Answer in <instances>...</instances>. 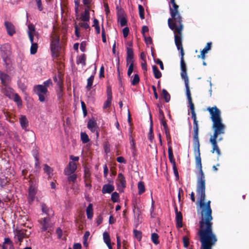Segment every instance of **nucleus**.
Masks as SVG:
<instances>
[{
  "instance_id": "1",
  "label": "nucleus",
  "mask_w": 249,
  "mask_h": 249,
  "mask_svg": "<svg viewBox=\"0 0 249 249\" xmlns=\"http://www.w3.org/2000/svg\"><path fill=\"white\" fill-rule=\"evenodd\" d=\"M196 193L201 208V219L199 222V230L197 232L201 242V249H212L217 241L213 231L212 210L211 201L205 202V183L197 184Z\"/></svg>"
},
{
  "instance_id": "2",
  "label": "nucleus",
  "mask_w": 249,
  "mask_h": 249,
  "mask_svg": "<svg viewBox=\"0 0 249 249\" xmlns=\"http://www.w3.org/2000/svg\"><path fill=\"white\" fill-rule=\"evenodd\" d=\"M172 6H169V11L172 18L168 19L169 27L174 31V36H182V31L183 28L182 18L179 13V6L176 1L170 2Z\"/></svg>"
},
{
  "instance_id": "3",
  "label": "nucleus",
  "mask_w": 249,
  "mask_h": 249,
  "mask_svg": "<svg viewBox=\"0 0 249 249\" xmlns=\"http://www.w3.org/2000/svg\"><path fill=\"white\" fill-rule=\"evenodd\" d=\"M194 152L196 156V167L199 170V176L197 178V184L205 183V175L202 170L201 159L200 157V143L193 144Z\"/></svg>"
},
{
  "instance_id": "4",
  "label": "nucleus",
  "mask_w": 249,
  "mask_h": 249,
  "mask_svg": "<svg viewBox=\"0 0 249 249\" xmlns=\"http://www.w3.org/2000/svg\"><path fill=\"white\" fill-rule=\"evenodd\" d=\"M175 42L178 50H180V53L181 55L180 59V67H181V78L185 80L188 79L187 74V68L186 64L184 60V53L182 44V36H175Z\"/></svg>"
},
{
  "instance_id": "5",
  "label": "nucleus",
  "mask_w": 249,
  "mask_h": 249,
  "mask_svg": "<svg viewBox=\"0 0 249 249\" xmlns=\"http://www.w3.org/2000/svg\"><path fill=\"white\" fill-rule=\"evenodd\" d=\"M50 49L52 57L57 58L59 56L60 47L59 46V37L55 35L51 36Z\"/></svg>"
},
{
  "instance_id": "6",
  "label": "nucleus",
  "mask_w": 249,
  "mask_h": 249,
  "mask_svg": "<svg viewBox=\"0 0 249 249\" xmlns=\"http://www.w3.org/2000/svg\"><path fill=\"white\" fill-rule=\"evenodd\" d=\"M29 182L30 186L29 188L28 198L29 203L31 204L35 200L37 193V188L36 187V179L31 178Z\"/></svg>"
},
{
  "instance_id": "7",
  "label": "nucleus",
  "mask_w": 249,
  "mask_h": 249,
  "mask_svg": "<svg viewBox=\"0 0 249 249\" xmlns=\"http://www.w3.org/2000/svg\"><path fill=\"white\" fill-rule=\"evenodd\" d=\"M214 132L213 137L218 138V135L225 133L226 126L222 123V120L213 122Z\"/></svg>"
},
{
  "instance_id": "8",
  "label": "nucleus",
  "mask_w": 249,
  "mask_h": 249,
  "mask_svg": "<svg viewBox=\"0 0 249 249\" xmlns=\"http://www.w3.org/2000/svg\"><path fill=\"white\" fill-rule=\"evenodd\" d=\"M34 92L38 96V100L41 102L45 101V95L48 92V89L42 85H36L33 89Z\"/></svg>"
},
{
  "instance_id": "9",
  "label": "nucleus",
  "mask_w": 249,
  "mask_h": 249,
  "mask_svg": "<svg viewBox=\"0 0 249 249\" xmlns=\"http://www.w3.org/2000/svg\"><path fill=\"white\" fill-rule=\"evenodd\" d=\"M210 115L211 119L213 122L220 121L222 120L221 117V112L220 110L216 107H209L207 108Z\"/></svg>"
},
{
  "instance_id": "10",
  "label": "nucleus",
  "mask_w": 249,
  "mask_h": 249,
  "mask_svg": "<svg viewBox=\"0 0 249 249\" xmlns=\"http://www.w3.org/2000/svg\"><path fill=\"white\" fill-rule=\"evenodd\" d=\"M1 52V55L4 65L6 66L8 65L7 59L11 54L10 46L9 44H4L0 47Z\"/></svg>"
},
{
  "instance_id": "11",
  "label": "nucleus",
  "mask_w": 249,
  "mask_h": 249,
  "mask_svg": "<svg viewBox=\"0 0 249 249\" xmlns=\"http://www.w3.org/2000/svg\"><path fill=\"white\" fill-rule=\"evenodd\" d=\"M116 181L119 191L120 193L123 192L124 188L126 187V181L122 173L118 174Z\"/></svg>"
},
{
  "instance_id": "12",
  "label": "nucleus",
  "mask_w": 249,
  "mask_h": 249,
  "mask_svg": "<svg viewBox=\"0 0 249 249\" xmlns=\"http://www.w3.org/2000/svg\"><path fill=\"white\" fill-rule=\"evenodd\" d=\"M87 127L90 130L91 132L94 133L96 132V138H98L99 136V127L97 125L96 122L92 119L89 120L87 124Z\"/></svg>"
},
{
  "instance_id": "13",
  "label": "nucleus",
  "mask_w": 249,
  "mask_h": 249,
  "mask_svg": "<svg viewBox=\"0 0 249 249\" xmlns=\"http://www.w3.org/2000/svg\"><path fill=\"white\" fill-rule=\"evenodd\" d=\"M218 138L211 136L210 138V142L212 145V149L211 151L212 153H214L215 152L217 155L219 156L221 155L220 149L219 148L217 144V139Z\"/></svg>"
},
{
  "instance_id": "14",
  "label": "nucleus",
  "mask_w": 249,
  "mask_h": 249,
  "mask_svg": "<svg viewBox=\"0 0 249 249\" xmlns=\"http://www.w3.org/2000/svg\"><path fill=\"white\" fill-rule=\"evenodd\" d=\"M198 121H193V144L200 143L198 138Z\"/></svg>"
},
{
  "instance_id": "15",
  "label": "nucleus",
  "mask_w": 249,
  "mask_h": 249,
  "mask_svg": "<svg viewBox=\"0 0 249 249\" xmlns=\"http://www.w3.org/2000/svg\"><path fill=\"white\" fill-rule=\"evenodd\" d=\"M77 169V164L73 162L70 161L67 167L65 169L64 173L65 175L72 174Z\"/></svg>"
},
{
  "instance_id": "16",
  "label": "nucleus",
  "mask_w": 249,
  "mask_h": 249,
  "mask_svg": "<svg viewBox=\"0 0 249 249\" xmlns=\"http://www.w3.org/2000/svg\"><path fill=\"white\" fill-rule=\"evenodd\" d=\"M4 26L9 36H12L16 33L15 27L11 22L6 21L4 22Z\"/></svg>"
},
{
  "instance_id": "17",
  "label": "nucleus",
  "mask_w": 249,
  "mask_h": 249,
  "mask_svg": "<svg viewBox=\"0 0 249 249\" xmlns=\"http://www.w3.org/2000/svg\"><path fill=\"white\" fill-rule=\"evenodd\" d=\"M27 230H16L15 231V235L17 237L18 242H21L26 235Z\"/></svg>"
},
{
  "instance_id": "18",
  "label": "nucleus",
  "mask_w": 249,
  "mask_h": 249,
  "mask_svg": "<svg viewBox=\"0 0 249 249\" xmlns=\"http://www.w3.org/2000/svg\"><path fill=\"white\" fill-rule=\"evenodd\" d=\"M160 124H162L163 126V128L165 131V133L166 135V137L168 141L171 140V135L170 134V131L168 127L167 124L166 123V121L165 119H160Z\"/></svg>"
},
{
  "instance_id": "19",
  "label": "nucleus",
  "mask_w": 249,
  "mask_h": 249,
  "mask_svg": "<svg viewBox=\"0 0 249 249\" xmlns=\"http://www.w3.org/2000/svg\"><path fill=\"white\" fill-rule=\"evenodd\" d=\"M212 43V42H208L205 48L201 51L200 55H197L198 58H201L204 60L205 59V54L211 49Z\"/></svg>"
},
{
  "instance_id": "20",
  "label": "nucleus",
  "mask_w": 249,
  "mask_h": 249,
  "mask_svg": "<svg viewBox=\"0 0 249 249\" xmlns=\"http://www.w3.org/2000/svg\"><path fill=\"white\" fill-rule=\"evenodd\" d=\"M89 10V6H88L85 9V11L83 13H82L80 18L82 21L85 22H87L89 21L90 18Z\"/></svg>"
},
{
  "instance_id": "21",
  "label": "nucleus",
  "mask_w": 249,
  "mask_h": 249,
  "mask_svg": "<svg viewBox=\"0 0 249 249\" xmlns=\"http://www.w3.org/2000/svg\"><path fill=\"white\" fill-rule=\"evenodd\" d=\"M0 79L1 84L4 86H6L10 81V78L8 74L0 71Z\"/></svg>"
},
{
  "instance_id": "22",
  "label": "nucleus",
  "mask_w": 249,
  "mask_h": 249,
  "mask_svg": "<svg viewBox=\"0 0 249 249\" xmlns=\"http://www.w3.org/2000/svg\"><path fill=\"white\" fill-rule=\"evenodd\" d=\"M115 189L114 186L110 184H106L103 185L102 192L103 194H110Z\"/></svg>"
},
{
  "instance_id": "23",
  "label": "nucleus",
  "mask_w": 249,
  "mask_h": 249,
  "mask_svg": "<svg viewBox=\"0 0 249 249\" xmlns=\"http://www.w3.org/2000/svg\"><path fill=\"white\" fill-rule=\"evenodd\" d=\"M96 67L95 66L93 74L92 75H91L87 80V85L86 86V89L88 90H89L91 89L94 78V74L96 73Z\"/></svg>"
},
{
  "instance_id": "24",
  "label": "nucleus",
  "mask_w": 249,
  "mask_h": 249,
  "mask_svg": "<svg viewBox=\"0 0 249 249\" xmlns=\"http://www.w3.org/2000/svg\"><path fill=\"white\" fill-rule=\"evenodd\" d=\"M103 239L104 242L106 244L109 249H112L111 240L109 233L105 231L103 233Z\"/></svg>"
},
{
  "instance_id": "25",
  "label": "nucleus",
  "mask_w": 249,
  "mask_h": 249,
  "mask_svg": "<svg viewBox=\"0 0 249 249\" xmlns=\"http://www.w3.org/2000/svg\"><path fill=\"white\" fill-rule=\"evenodd\" d=\"M21 128L26 129L28 126V121L25 115H21L19 119Z\"/></svg>"
},
{
  "instance_id": "26",
  "label": "nucleus",
  "mask_w": 249,
  "mask_h": 249,
  "mask_svg": "<svg viewBox=\"0 0 249 249\" xmlns=\"http://www.w3.org/2000/svg\"><path fill=\"white\" fill-rule=\"evenodd\" d=\"M182 215L181 212L176 214V226L178 228L182 227Z\"/></svg>"
},
{
  "instance_id": "27",
  "label": "nucleus",
  "mask_w": 249,
  "mask_h": 249,
  "mask_svg": "<svg viewBox=\"0 0 249 249\" xmlns=\"http://www.w3.org/2000/svg\"><path fill=\"white\" fill-rule=\"evenodd\" d=\"M8 246H9V249H13V243L9 238H5L2 246V249H8Z\"/></svg>"
},
{
  "instance_id": "28",
  "label": "nucleus",
  "mask_w": 249,
  "mask_h": 249,
  "mask_svg": "<svg viewBox=\"0 0 249 249\" xmlns=\"http://www.w3.org/2000/svg\"><path fill=\"white\" fill-rule=\"evenodd\" d=\"M41 210L42 212L48 215H53V213H51L52 212V210L47 207L46 204L42 203L41 204Z\"/></svg>"
},
{
  "instance_id": "29",
  "label": "nucleus",
  "mask_w": 249,
  "mask_h": 249,
  "mask_svg": "<svg viewBox=\"0 0 249 249\" xmlns=\"http://www.w3.org/2000/svg\"><path fill=\"white\" fill-rule=\"evenodd\" d=\"M3 93L5 96H6L9 99H11V98L13 96V95H14V94L15 93H14L13 89H12L10 88L7 87V88H5L4 89Z\"/></svg>"
},
{
  "instance_id": "30",
  "label": "nucleus",
  "mask_w": 249,
  "mask_h": 249,
  "mask_svg": "<svg viewBox=\"0 0 249 249\" xmlns=\"http://www.w3.org/2000/svg\"><path fill=\"white\" fill-rule=\"evenodd\" d=\"M185 82V88H186V96L187 97L188 100H192V97H191V93L189 88V79H187L185 80H184Z\"/></svg>"
},
{
  "instance_id": "31",
  "label": "nucleus",
  "mask_w": 249,
  "mask_h": 249,
  "mask_svg": "<svg viewBox=\"0 0 249 249\" xmlns=\"http://www.w3.org/2000/svg\"><path fill=\"white\" fill-rule=\"evenodd\" d=\"M92 207V204L90 203L86 209V213L88 219H91L93 217V212Z\"/></svg>"
},
{
  "instance_id": "32",
  "label": "nucleus",
  "mask_w": 249,
  "mask_h": 249,
  "mask_svg": "<svg viewBox=\"0 0 249 249\" xmlns=\"http://www.w3.org/2000/svg\"><path fill=\"white\" fill-rule=\"evenodd\" d=\"M171 140L168 141L167 145H168V157L169 160H172L175 159L174 157V154L173 152L172 147L171 145Z\"/></svg>"
},
{
  "instance_id": "33",
  "label": "nucleus",
  "mask_w": 249,
  "mask_h": 249,
  "mask_svg": "<svg viewBox=\"0 0 249 249\" xmlns=\"http://www.w3.org/2000/svg\"><path fill=\"white\" fill-rule=\"evenodd\" d=\"M11 99L14 100L17 103L18 107L22 105L21 99L18 93H15Z\"/></svg>"
},
{
  "instance_id": "34",
  "label": "nucleus",
  "mask_w": 249,
  "mask_h": 249,
  "mask_svg": "<svg viewBox=\"0 0 249 249\" xmlns=\"http://www.w3.org/2000/svg\"><path fill=\"white\" fill-rule=\"evenodd\" d=\"M152 69L155 78L156 79L160 78L162 76V74L159 70L158 67L156 65H153L152 66Z\"/></svg>"
},
{
  "instance_id": "35",
  "label": "nucleus",
  "mask_w": 249,
  "mask_h": 249,
  "mask_svg": "<svg viewBox=\"0 0 249 249\" xmlns=\"http://www.w3.org/2000/svg\"><path fill=\"white\" fill-rule=\"evenodd\" d=\"M161 96L165 102L168 103L170 101L171 98L170 95L165 89H162Z\"/></svg>"
},
{
  "instance_id": "36",
  "label": "nucleus",
  "mask_w": 249,
  "mask_h": 249,
  "mask_svg": "<svg viewBox=\"0 0 249 249\" xmlns=\"http://www.w3.org/2000/svg\"><path fill=\"white\" fill-rule=\"evenodd\" d=\"M129 46L131 47L132 46V43L130 42L129 44ZM127 56L126 58H134V53L133 49L131 47H127Z\"/></svg>"
},
{
  "instance_id": "37",
  "label": "nucleus",
  "mask_w": 249,
  "mask_h": 249,
  "mask_svg": "<svg viewBox=\"0 0 249 249\" xmlns=\"http://www.w3.org/2000/svg\"><path fill=\"white\" fill-rule=\"evenodd\" d=\"M86 56L83 53L79 56L76 60L77 64H82L83 66L86 65Z\"/></svg>"
},
{
  "instance_id": "38",
  "label": "nucleus",
  "mask_w": 249,
  "mask_h": 249,
  "mask_svg": "<svg viewBox=\"0 0 249 249\" xmlns=\"http://www.w3.org/2000/svg\"><path fill=\"white\" fill-rule=\"evenodd\" d=\"M131 85L133 86L137 85L140 82V77L138 74H135L134 76H131Z\"/></svg>"
},
{
  "instance_id": "39",
  "label": "nucleus",
  "mask_w": 249,
  "mask_h": 249,
  "mask_svg": "<svg viewBox=\"0 0 249 249\" xmlns=\"http://www.w3.org/2000/svg\"><path fill=\"white\" fill-rule=\"evenodd\" d=\"M53 80L57 84V85L58 87L63 86L61 76L59 74L58 75V76L54 75L53 77Z\"/></svg>"
},
{
  "instance_id": "40",
  "label": "nucleus",
  "mask_w": 249,
  "mask_h": 249,
  "mask_svg": "<svg viewBox=\"0 0 249 249\" xmlns=\"http://www.w3.org/2000/svg\"><path fill=\"white\" fill-rule=\"evenodd\" d=\"M43 170L44 172L47 173L49 178L53 176V170L51 167H50L47 164H45L44 165Z\"/></svg>"
},
{
  "instance_id": "41",
  "label": "nucleus",
  "mask_w": 249,
  "mask_h": 249,
  "mask_svg": "<svg viewBox=\"0 0 249 249\" xmlns=\"http://www.w3.org/2000/svg\"><path fill=\"white\" fill-rule=\"evenodd\" d=\"M138 194L142 195L145 192V186L144 182L140 181L138 183Z\"/></svg>"
},
{
  "instance_id": "42",
  "label": "nucleus",
  "mask_w": 249,
  "mask_h": 249,
  "mask_svg": "<svg viewBox=\"0 0 249 249\" xmlns=\"http://www.w3.org/2000/svg\"><path fill=\"white\" fill-rule=\"evenodd\" d=\"M49 221H50L49 217H44L43 218V222L41 223V224L42 225V231H46L47 230V229L48 228L47 224L48 223Z\"/></svg>"
},
{
  "instance_id": "43",
  "label": "nucleus",
  "mask_w": 249,
  "mask_h": 249,
  "mask_svg": "<svg viewBox=\"0 0 249 249\" xmlns=\"http://www.w3.org/2000/svg\"><path fill=\"white\" fill-rule=\"evenodd\" d=\"M150 119L151 120V127L149 130V132L148 134V138L149 140L152 142V140H153L154 136V134L153 132V128H152V116L151 114H150Z\"/></svg>"
},
{
  "instance_id": "44",
  "label": "nucleus",
  "mask_w": 249,
  "mask_h": 249,
  "mask_svg": "<svg viewBox=\"0 0 249 249\" xmlns=\"http://www.w3.org/2000/svg\"><path fill=\"white\" fill-rule=\"evenodd\" d=\"M159 236L157 233H152L151 234V240L154 244L158 245L159 244Z\"/></svg>"
},
{
  "instance_id": "45",
  "label": "nucleus",
  "mask_w": 249,
  "mask_h": 249,
  "mask_svg": "<svg viewBox=\"0 0 249 249\" xmlns=\"http://www.w3.org/2000/svg\"><path fill=\"white\" fill-rule=\"evenodd\" d=\"M38 48V44L37 43H31V46L30 48V53L32 54H35L36 53Z\"/></svg>"
},
{
  "instance_id": "46",
  "label": "nucleus",
  "mask_w": 249,
  "mask_h": 249,
  "mask_svg": "<svg viewBox=\"0 0 249 249\" xmlns=\"http://www.w3.org/2000/svg\"><path fill=\"white\" fill-rule=\"evenodd\" d=\"M81 139L83 143H86L89 141L88 135L86 132L81 133Z\"/></svg>"
},
{
  "instance_id": "47",
  "label": "nucleus",
  "mask_w": 249,
  "mask_h": 249,
  "mask_svg": "<svg viewBox=\"0 0 249 249\" xmlns=\"http://www.w3.org/2000/svg\"><path fill=\"white\" fill-rule=\"evenodd\" d=\"M119 198H120V196L118 193H117L116 192H114L112 193V194L111 195V200L113 202H119V200H120Z\"/></svg>"
},
{
  "instance_id": "48",
  "label": "nucleus",
  "mask_w": 249,
  "mask_h": 249,
  "mask_svg": "<svg viewBox=\"0 0 249 249\" xmlns=\"http://www.w3.org/2000/svg\"><path fill=\"white\" fill-rule=\"evenodd\" d=\"M133 204V211L134 213H137L140 215V209L137 206V200L136 199L132 201Z\"/></svg>"
},
{
  "instance_id": "49",
  "label": "nucleus",
  "mask_w": 249,
  "mask_h": 249,
  "mask_svg": "<svg viewBox=\"0 0 249 249\" xmlns=\"http://www.w3.org/2000/svg\"><path fill=\"white\" fill-rule=\"evenodd\" d=\"M133 233L135 237L137 238L139 241H140L142 238V232L137 230H134Z\"/></svg>"
},
{
  "instance_id": "50",
  "label": "nucleus",
  "mask_w": 249,
  "mask_h": 249,
  "mask_svg": "<svg viewBox=\"0 0 249 249\" xmlns=\"http://www.w3.org/2000/svg\"><path fill=\"white\" fill-rule=\"evenodd\" d=\"M138 9H139V14L140 18L142 19H143L144 18V8L142 5L139 4L138 5Z\"/></svg>"
},
{
  "instance_id": "51",
  "label": "nucleus",
  "mask_w": 249,
  "mask_h": 249,
  "mask_svg": "<svg viewBox=\"0 0 249 249\" xmlns=\"http://www.w3.org/2000/svg\"><path fill=\"white\" fill-rule=\"evenodd\" d=\"M90 178V172L89 169H85L84 171L85 181H89Z\"/></svg>"
},
{
  "instance_id": "52",
  "label": "nucleus",
  "mask_w": 249,
  "mask_h": 249,
  "mask_svg": "<svg viewBox=\"0 0 249 249\" xmlns=\"http://www.w3.org/2000/svg\"><path fill=\"white\" fill-rule=\"evenodd\" d=\"M67 176H68V180L69 182H72L73 183L75 182L77 178V175L74 173H72V174H70V175Z\"/></svg>"
},
{
  "instance_id": "53",
  "label": "nucleus",
  "mask_w": 249,
  "mask_h": 249,
  "mask_svg": "<svg viewBox=\"0 0 249 249\" xmlns=\"http://www.w3.org/2000/svg\"><path fill=\"white\" fill-rule=\"evenodd\" d=\"M182 241L183 247L185 248H187L189 245V238L187 236H184L183 237Z\"/></svg>"
},
{
  "instance_id": "54",
  "label": "nucleus",
  "mask_w": 249,
  "mask_h": 249,
  "mask_svg": "<svg viewBox=\"0 0 249 249\" xmlns=\"http://www.w3.org/2000/svg\"><path fill=\"white\" fill-rule=\"evenodd\" d=\"M112 99V98H109V97L107 98V100L105 102V103L104 104V106H103L104 109H106L110 106L111 104Z\"/></svg>"
},
{
  "instance_id": "55",
  "label": "nucleus",
  "mask_w": 249,
  "mask_h": 249,
  "mask_svg": "<svg viewBox=\"0 0 249 249\" xmlns=\"http://www.w3.org/2000/svg\"><path fill=\"white\" fill-rule=\"evenodd\" d=\"M63 95V86L59 87L58 90L57 91V97L59 100L62 98Z\"/></svg>"
},
{
  "instance_id": "56",
  "label": "nucleus",
  "mask_w": 249,
  "mask_h": 249,
  "mask_svg": "<svg viewBox=\"0 0 249 249\" xmlns=\"http://www.w3.org/2000/svg\"><path fill=\"white\" fill-rule=\"evenodd\" d=\"M34 157L35 159V167L36 168H38L39 167V157L38 153L36 154H34Z\"/></svg>"
},
{
  "instance_id": "57",
  "label": "nucleus",
  "mask_w": 249,
  "mask_h": 249,
  "mask_svg": "<svg viewBox=\"0 0 249 249\" xmlns=\"http://www.w3.org/2000/svg\"><path fill=\"white\" fill-rule=\"evenodd\" d=\"M119 21L122 27L125 26L127 23V20L124 17H120L119 18Z\"/></svg>"
},
{
  "instance_id": "58",
  "label": "nucleus",
  "mask_w": 249,
  "mask_h": 249,
  "mask_svg": "<svg viewBox=\"0 0 249 249\" xmlns=\"http://www.w3.org/2000/svg\"><path fill=\"white\" fill-rule=\"evenodd\" d=\"M102 41L104 43H106L107 42V39L106 36V32L105 28H104L103 25H102Z\"/></svg>"
},
{
  "instance_id": "59",
  "label": "nucleus",
  "mask_w": 249,
  "mask_h": 249,
  "mask_svg": "<svg viewBox=\"0 0 249 249\" xmlns=\"http://www.w3.org/2000/svg\"><path fill=\"white\" fill-rule=\"evenodd\" d=\"M107 98H112L111 88L110 86L107 87Z\"/></svg>"
},
{
  "instance_id": "60",
  "label": "nucleus",
  "mask_w": 249,
  "mask_h": 249,
  "mask_svg": "<svg viewBox=\"0 0 249 249\" xmlns=\"http://www.w3.org/2000/svg\"><path fill=\"white\" fill-rule=\"evenodd\" d=\"M129 32V29L128 27H126L123 29V33L124 37V38H126L128 36Z\"/></svg>"
},
{
  "instance_id": "61",
  "label": "nucleus",
  "mask_w": 249,
  "mask_h": 249,
  "mask_svg": "<svg viewBox=\"0 0 249 249\" xmlns=\"http://www.w3.org/2000/svg\"><path fill=\"white\" fill-rule=\"evenodd\" d=\"M53 83L52 80L51 79H48V80L44 81L43 82V86H44L46 89L49 87L50 85H52Z\"/></svg>"
},
{
  "instance_id": "62",
  "label": "nucleus",
  "mask_w": 249,
  "mask_h": 249,
  "mask_svg": "<svg viewBox=\"0 0 249 249\" xmlns=\"http://www.w3.org/2000/svg\"><path fill=\"white\" fill-rule=\"evenodd\" d=\"M103 220V218L102 215L100 214L99 215H98L96 218L97 225V226L100 225L102 223Z\"/></svg>"
},
{
  "instance_id": "63",
  "label": "nucleus",
  "mask_w": 249,
  "mask_h": 249,
  "mask_svg": "<svg viewBox=\"0 0 249 249\" xmlns=\"http://www.w3.org/2000/svg\"><path fill=\"white\" fill-rule=\"evenodd\" d=\"M149 29L147 26L144 25L142 27V34L143 36H145V33L148 32Z\"/></svg>"
},
{
  "instance_id": "64",
  "label": "nucleus",
  "mask_w": 249,
  "mask_h": 249,
  "mask_svg": "<svg viewBox=\"0 0 249 249\" xmlns=\"http://www.w3.org/2000/svg\"><path fill=\"white\" fill-rule=\"evenodd\" d=\"M144 38L145 42L146 44H150L152 43V39L151 37L143 36Z\"/></svg>"
}]
</instances>
